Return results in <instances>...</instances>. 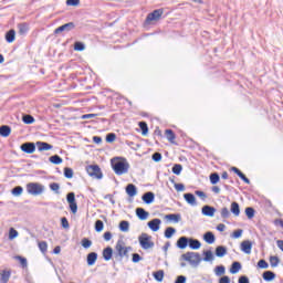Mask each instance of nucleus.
I'll use <instances>...</instances> for the list:
<instances>
[{
	"label": "nucleus",
	"instance_id": "0eeeda50",
	"mask_svg": "<svg viewBox=\"0 0 283 283\" xmlns=\"http://www.w3.org/2000/svg\"><path fill=\"white\" fill-rule=\"evenodd\" d=\"M86 174H88L91 178H96V180H103V170H101V166L96 164L86 166Z\"/></svg>",
	"mask_w": 283,
	"mask_h": 283
},
{
	"label": "nucleus",
	"instance_id": "2eb2a0df",
	"mask_svg": "<svg viewBox=\"0 0 283 283\" xmlns=\"http://www.w3.org/2000/svg\"><path fill=\"white\" fill-rule=\"evenodd\" d=\"M142 200L145 205H153V202L156 200V195L151 191L145 192L142 196Z\"/></svg>",
	"mask_w": 283,
	"mask_h": 283
},
{
	"label": "nucleus",
	"instance_id": "8fccbe9b",
	"mask_svg": "<svg viewBox=\"0 0 283 283\" xmlns=\"http://www.w3.org/2000/svg\"><path fill=\"white\" fill-rule=\"evenodd\" d=\"M103 229H105V223H103L102 220H96L95 221V231H96V233H101V231H103Z\"/></svg>",
	"mask_w": 283,
	"mask_h": 283
},
{
	"label": "nucleus",
	"instance_id": "13d9d810",
	"mask_svg": "<svg viewBox=\"0 0 283 283\" xmlns=\"http://www.w3.org/2000/svg\"><path fill=\"white\" fill-rule=\"evenodd\" d=\"M151 160H154V163H160V160H163V154L159 151L154 153L151 155Z\"/></svg>",
	"mask_w": 283,
	"mask_h": 283
},
{
	"label": "nucleus",
	"instance_id": "6e6d98bb",
	"mask_svg": "<svg viewBox=\"0 0 283 283\" xmlns=\"http://www.w3.org/2000/svg\"><path fill=\"white\" fill-rule=\"evenodd\" d=\"M38 247H39L41 253H48V242H45V241H40V242L38 243Z\"/></svg>",
	"mask_w": 283,
	"mask_h": 283
},
{
	"label": "nucleus",
	"instance_id": "774afa93",
	"mask_svg": "<svg viewBox=\"0 0 283 283\" xmlns=\"http://www.w3.org/2000/svg\"><path fill=\"white\" fill-rule=\"evenodd\" d=\"M239 283H251V281L249 280V276H247V275H241L240 277H239V281H238Z\"/></svg>",
	"mask_w": 283,
	"mask_h": 283
},
{
	"label": "nucleus",
	"instance_id": "bb28decb",
	"mask_svg": "<svg viewBox=\"0 0 283 283\" xmlns=\"http://www.w3.org/2000/svg\"><path fill=\"white\" fill-rule=\"evenodd\" d=\"M188 247H189V249H191L192 251H198V249H200V247H202V243H201L200 240H198V239L189 238Z\"/></svg>",
	"mask_w": 283,
	"mask_h": 283
},
{
	"label": "nucleus",
	"instance_id": "79ce46f5",
	"mask_svg": "<svg viewBox=\"0 0 283 283\" xmlns=\"http://www.w3.org/2000/svg\"><path fill=\"white\" fill-rule=\"evenodd\" d=\"M34 116L29 115V114H24L22 116V123H24V125H32L34 123Z\"/></svg>",
	"mask_w": 283,
	"mask_h": 283
},
{
	"label": "nucleus",
	"instance_id": "393cba45",
	"mask_svg": "<svg viewBox=\"0 0 283 283\" xmlns=\"http://www.w3.org/2000/svg\"><path fill=\"white\" fill-rule=\"evenodd\" d=\"M135 213L138 220H147V218H149V213L147 210H145V208H136Z\"/></svg>",
	"mask_w": 283,
	"mask_h": 283
},
{
	"label": "nucleus",
	"instance_id": "4468645a",
	"mask_svg": "<svg viewBox=\"0 0 283 283\" xmlns=\"http://www.w3.org/2000/svg\"><path fill=\"white\" fill-rule=\"evenodd\" d=\"M230 171H233V174L238 175L245 182V185H251V179L238 167H231Z\"/></svg>",
	"mask_w": 283,
	"mask_h": 283
},
{
	"label": "nucleus",
	"instance_id": "09e8293b",
	"mask_svg": "<svg viewBox=\"0 0 283 283\" xmlns=\"http://www.w3.org/2000/svg\"><path fill=\"white\" fill-rule=\"evenodd\" d=\"M15 260L19 261V263L21 264L22 269H28V259H25V256L17 255Z\"/></svg>",
	"mask_w": 283,
	"mask_h": 283
},
{
	"label": "nucleus",
	"instance_id": "a878e982",
	"mask_svg": "<svg viewBox=\"0 0 283 283\" xmlns=\"http://www.w3.org/2000/svg\"><path fill=\"white\" fill-rule=\"evenodd\" d=\"M4 39H6L7 43H14V41L17 39V31H14V29L7 31Z\"/></svg>",
	"mask_w": 283,
	"mask_h": 283
},
{
	"label": "nucleus",
	"instance_id": "20e7f679",
	"mask_svg": "<svg viewBox=\"0 0 283 283\" xmlns=\"http://www.w3.org/2000/svg\"><path fill=\"white\" fill-rule=\"evenodd\" d=\"M43 191H45V186L39 182L27 184V193H29V196H41Z\"/></svg>",
	"mask_w": 283,
	"mask_h": 283
},
{
	"label": "nucleus",
	"instance_id": "338daca9",
	"mask_svg": "<svg viewBox=\"0 0 283 283\" xmlns=\"http://www.w3.org/2000/svg\"><path fill=\"white\" fill-rule=\"evenodd\" d=\"M175 283H187V276L178 275L175 280Z\"/></svg>",
	"mask_w": 283,
	"mask_h": 283
},
{
	"label": "nucleus",
	"instance_id": "f8f14e48",
	"mask_svg": "<svg viewBox=\"0 0 283 283\" xmlns=\"http://www.w3.org/2000/svg\"><path fill=\"white\" fill-rule=\"evenodd\" d=\"M218 210L213 206L206 205L201 208L202 216H206L207 218H213L216 216V212Z\"/></svg>",
	"mask_w": 283,
	"mask_h": 283
},
{
	"label": "nucleus",
	"instance_id": "ddd939ff",
	"mask_svg": "<svg viewBox=\"0 0 283 283\" xmlns=\"http://www.w3.org/2000/svg\"><path fill=\"white\" fill-rule=\"evenodd\" d=\"M160 224H163V220L155 218L148 221L147 227L156 233V231H160Z\"/></svg>",
	"mask_w": 283,
	"mask_h": 283
},
{
	"label": "nucleus",
	"instance_id": "423d86ee",
	"mask_svg": "<svg viewBox=\"0 0 283 283\" xmlns=\"http://www.w3.org/2000/svg\"><path fill=\"white\" fill-rule=\"evenodd\" d=\"M138 242L139 245L144 249V251H147L149 249H154V241H151V235L143 232L139 237H138Z\"/></svg>",
	"mask_w": 283,
	"mask_h": 283
},
{
	"label": "nucleus",
	"instance_id": "2f4dec72",
	"mask_svg": "<svg viewBox=\"0 0 283 283\" xmlns=\"http://www.w3.org/2000/svg\"><path fill=\"white\" fill-rule=\"evenodd\" d=\"M19 34L24 36L27 32H30V24L28 22L19 23L18 24Z\"/></svg>",
	"mask_w": 283,
	"mask_h": 283
},
{
	"label": "nucleus",
	"instance_id": "72a5a7b5",
	"mask_svg": "<svg viewBox=\"0 0 283 283\" xmlns=\"http://www.w3.org/2000/svg\"><path fill=\"white\" fill-rule=\"evenodd\" d=\"M164 235L167 240H171V238H174V235H176V228H174V227L166 228Z\"/></svg>",
	"mask_w": 283,
	"mask_h": 283
},
{
	"label": "nucleus",
	"instance_id": "f3484780",
	"mask_svg": "<svg viewBox=\"0 0 283 283\" xmlns=\"http://www.w3.org/2000/svg\"><path fill=\"white\" fill-rule=\"evenodd\" d=\"M184 199L186 200L187 205H190V207H196L198 205L195 193L186 192L184 193Z\"/></svg>",
	"mask_w": 283,
	"mask_h": 283
},
{
	"label": "nucleus",
	"instance_id": "473e14b6",
	"mask_svg": "<svg viewBox=\"0 0 283 283\" xmlns=\"http://www.w3.org/2000/svg\"><path fill=\"white\" fill-rule=\"evenodd\" d=\"M10 275H12V271L10 270H2L0 283H8L10 282Z\"/></svg>",
	"mask_w": 283,
	"mask_h": 283
},
{
	"label": "nucleus",
	"instance_id": "7ed1b4c3",
	"mask_svg": "<svg viewBox=\"0 0 283 283\" xmlns=\"http://www.w3.org/2000/svg\"><path fill=\"white\" fill-rule=\"evenodd\" d=\"M163 14H165V9H155L150 13L147 14L144 21V28H149V25H156L160 19H163Z\"/></svg>",
	"mask_w": 283,
	"mask_h": 283
},
{
	"label": "nucleus",
	"instance_id": "f704fd0d",
	"mask_svg": "<svg viewBox=\"0 0 283 283\" xmlns=\"http://www.w3.org/2000/svg\"><path fill=\"white\" fill-rule=\"evenodd\" d=\"M230 213H233L235 217L240 216V203L233 201L230 206Z\"/></svg>",
	"mask_w": 283,
	"mask_h": 283
},
{
	"label": "nucleus",
	"instance_id": "bf43d9fd",
	"mask_svg": "<svg viewBox=\"0 0 283 283\" xmlns=\"http://www.w3.org/2000/svg\"><path fill=\"white\" fill-rule=\"evenodd\" d=\"M242 233H244V230L238 229L232 232L231 238H233L234 240H238L239 238H242Z\"/></svg>",
	"mask_w": 283,
	"mask_h": 283
},
{
	"label": "nucleus",
	"instance_id": "f257e3e1",
	"mask_svg": "<svg viewBox=\"0 0 283 283\" xmlns=\"http://www.w3.org/2000/svg\"><path fill=\"white\" fill-rule=\"evenodd\" d=\"M202 255L203 258L200 256V253L198 252H186L181 254L180 260H184V262H189L193 269H198V266H200V262H213V260H216V255L211 250L203 251Z\"/></svg>",
	"mask_w": 283,
	"mask_h": 283
},
{
	"label": "nucleus",
	"instance_id": "4d7b16f0",
	"mask_svg": "<svg viewBox=\"0 0 283 283\" xmlns=\"http://www.w3.org/2000/svg\"><path fill=\"white\" fill-rule=\"evenodd\" d=\"M256 266H258V269H269V262H266V260H264V259H261L256 263Z\"/></svg>",
	"mask_w": 283,
	"mask_h": 283
},
{
	"label": "nucleus",
	"instance_id": "e2e57ef3",
	"mask_svg": "<svg viewBox=\"0 0 283 283\" xmlns=\"http://www.w3.org/2000/svg\"><path fill=\"white\" fill-rule=\"evenodd\" d=\"M270 264L272 268L277 266V264H280V258L277 256H270Z\"/></svg>",
	"mask_w": 283,
	"mask_h": 283
},
{
	"label": "nucleus",
	"instance_id": "c03bdc74",
	"mask_svg": "<svg viewBox=\"0 0 283 283\" xmlns=\"http://www.w3.org/2000/svg\"><path fill=\"white\" fill-rule=\"evenodd\" d=\"M73 50L75 52H84L85 50V44L82 41H75L74 45H73Z\"/></svg>",
	"mask_w": 283,
	"mask_h": 283
},
{
	"label": "nucleus",
	"instance_id": "6ab92c4d",
	"mask_svg": "<svg viewBox=\"0 0 283 283\" xmlns=\"http://www.w3.org/2000/svg\"><path fill=\"white\" fill-rule=\"evenodd\" d=\"M177 249L185 250L189 247V238L188 237H180L176 242Z\"/></svg>",
	"mask_w": 283,
	"mask_h": 283
},
{
	"label": "nucleus",
	"instance_id": "a19ab883",
	"mask_svg": "<svg viewBox=\"0 0 283 283\" xmlns=\"http://www.w3.org/2000/svg\"><path fill=\"white\" fill-rule=\"evenodd\" d=\"M119 231H122L123 233H127V231H129V221L127 220H122L119 222Z\"/></svg>",
	"mask_w": 283,
	"mask_h": 283
},
{
	"label": "nucleus",
	"instance_id": "1a4fd4ad",
	"mask_svg": "<svg viewBox=\"0 0 283 283\" xmlns=\"http://www.w3.org/2000/svg\"><path fill=\"white\" fill-rule=\"evenodd\" d=\"M20 149L23 154H34L36 151V143L25 142L21 144Z\"/></svg>",
	"mask_w": 283,
	"mask_h": 283
},
{
	"label": "nucleus",
	"instance_id": "37998d69",
	"mask_svg": "<svg viewBox=\"0 0 283 283\" xmlns=\"http://www.w3.org/2000/svg\"><path fill=\"white\" fill-rule=\"evenodd\" d=\"M245 216L248 220H253V218H255V208L253 207L245 208Z\"/></svg>",
	"mask_w": 283,
	"mask_h": 283
},
{
	"label": "nucleus",
	"instance_id": "ea45409f",
	"mask_svg": "<svg viewBox=\"0 0 283 283\" xmlns=\"http://www.w3.org/2000/svg\"><path fill=\"white\" fill-rule=\"evenodd\" d=\"M23 195V188L21 186H15L11 189V196L14 198H19V196Z\"/></svg>",
	"mask_w": 283,
	"mask_h": 283
},
{
	"label": "nucleus",
	"instance_id": "c85d7f7f",
	"mask_svg": "<svg viewBox=\"0 0 283 283\" xmlns=\"http://www.w3.org/2000/svg\"><path fill=\"white\" fill-rule=\"evenodd\" d=\"M203 241L207 243V244H213L216 242V234H213V232L211 231H207L205 234H203Z\"/></svg>",
	"mask_w": 283,
	"mask_h": 283
},
{
	"label": "nucleus",
	"instance_id": "a18cd8bd",
	"mask_svg": "<svg viewBox=\"0 0 283 283\" xmlns=\"http://www.w3.org/2000/svg\"><path fill=\"white\" fill-rule=\"evenodd\" d=\"M209 178H210V184L212 185H218V182H220V174L218 172L210 174Z\"/></svg>",
	"mask_w": 283,
	"mask_h": 283
},
{
	"label": "nucleus",
	"instance_id": "4be33fe9",
	"mask_svg": "<svg viewBox=\"0 0 283 283\" xmlns=\"http://www.w3.org/2000/svg\"><path fill=\"white\" fill-rule=\"evenodd\" d=\"M165 220H168V222H175V224H178V222L182 220V216L180 213H169L165 216Z\"/></svg>",
	"mask_w": 283,
	"mask_h": 283
},
{
	"label": "nucleus",
	"instance_id": "dca6fc26",
	"mask_svg": "<svg viewBox=\"0 0 283 283\" xmlns=\"http://www.w3.org/2000/svg\"><path fill=\"white\" fill-rule=\"evenodd\" d=\"M35 147H38V151H50V149H54V146L48 142H36Z\"/></svg>",
	"mask_w": 283,
	"mask_h": 283
},
{
	"label": "nucleus",
	"instance_id": "3c124183",
	"mask_svg": "<svg viewBox=\"0 0 283 283\" xmlns=\"http://www.w3.org/2000/svg\"><path fill=\"white\" fill-rule=\"evenodd\" d=\"M221 218H222L223 220H227V219L231 218V211H229V208L223 207V208L221 209Z\"/></svg>",
	"mask_w": 283,
	"mask_h": 283
},
{
	"label": "nucleus",
	"instance_id": "412c9836",
	"mask_svg": "<svg viewBox=\"0 0 283 283\" xmlns=\"http://www.w3.org/2000/svg\"><path fill=\"white\" fill-rule=\"evenodd\" d=\"M96 260H98V253L96 252H90L86 255V263L87 266H94V264H96Z\"/></svg>",
	"mask_w": 283,
	"mask_h": 283
},
{
	"label": "nucleus",
	"instance_id": "9b49d317",
	"mask_svg": "<svg viewBox=\"0 0 283 283\" xmlns=\"http://www.w3.org/2000/svg\"><path fill=\"white\" fill-rule=\"evenodd\" d=\"M252 249L253 242H251L250 240H244L240 244V250L242 251V253H245V255H251Z\"/></svg>",
	"mask_w": 283,
	"mask_h": 283
},
{
	"label": "nucleus",
	"instance_id": "b1692460",
	"mask_svg": "<svg viewBox=\"0 0 283 283\" xmlns=\"http://www.w3.org/2000/svg\"><path fill=\"white\" fill-rule=\"evenodd\" d=\"M240 271H242V263H240V261L232 262L230 270H229L231 275H235V274L240 273Z\"/></svg>",
	"mask_w": 283,
	"mask_h": 283
},
{
	"label": "nucleus",
	"instance_id": "58836bf2",
	"mask_svg": "<svg viewBox=\"0 0 283 283\" xmlns=\"http://www.w3.org/2000/svg\"><path fill=\"white\" fill-rule=\"evenodd\" d=\"M227 273V268L224 265H217L214 268V274L217 277H221V275H224Z\"/></svg>",
	"mask_w": 283,
	"mask_h": 283
},
{
	"label": "nucleus",
	"instance_id": "864d4df0",
	"mask_svg": "<svg viewBox=\"0 0 283 283\" xmlns=\"http://www.w3.org/2000/svg\"><path fill=\"white\" fill-rule=\"evenodd\" d=\"M51 191H54V193H61L60 189H61V185L59 182H52L49 185Z\"/></svg>",
	"mask_w": 283,
	"mask_h": 283
},
{
	"label": "nucleus",
	"instance_id": "6e6552de",
	"mask_svg": "<svg viewBox=\"0 0 283 283\" xmlns=\"http://www.w3.org/2000/svg\"><path fill=\"white\" fill-rule=\"evenodd\" d=\"M66 202L69 203L71 213H73V216H76V213H78V203H76V193L69 192L66 195Z\"/></svg>",
	"mask_w": 283,
	"mask_h": 283
},
{
	"label": "nucleus",
	"instance_id": "e433bc0d",
	"mask_svg": "<svg viewBox=\"0 0 283 283\" xmlns=\"http://www.w3.org/2000/svg\"><path fill=\"white\" fill-rule=\"evenodd\" d=\"M153 276L156 280V282H163V280H165V271L158 270L153 273Z\"/></svg>",
	"mask_w": 283,
	"mask_h": 283
},
{
	"label": "nucleus",
	"instance_id": "5701e85b",
	"mask_svg": "<svg viewBox=\"0 0 283 283\" xmlns=\"http://www.w3.org/2000/svg\"><path fill=\"white\" fill-rule=\"evenodd\" d=\"M165 135L167 140L171 143V145H178V143H176V133L174 132V129L167 128L165 130Z\"/></svg>",
	"mask_w": 283,
	"mask_h": 283
},
{
	"label": "nucleus",
	"instance_id": "aec40b11",
	"mask_svg": "<svg viewBox=\"0 0 283 283\" xmlns=\"http://www.w3.org/2000/svg\"><path fill=\"white\" fill-rule=\"evenodd\" d=\"M126 193L129 198H134L135 196H138V188L134 184H128L126 186Z\"/></svg>",
	"mask_w": 283,
	"mask_h": 283
},
{
	"label": "nucleus",
	"instance_id": "f03ea898",
	"mask_svg": "<svg viewBox=\"0 0 283 283\" xmlns=\"http://www.w3.org/2000/svg\"><path fill=\"white\" fill-rule=\"evenodd\" d=\"M118 160H120V157L111 159V167L116 176H123L129 171V163H127V159H124L123 161Z\"/></svg>",
	"mask_w": 283,
	"mask_h": 283
},
{
	"label": "nucleus",
	"instance_id": "cd10ccee",
	"mask_svg": "<svg viewBox=\"0 0 283 283\" xmlns=\"http://www.w3.org/2000/svg\"><path fill=\"white\" fill-rule=\"evenodd\" d=\"M227 253H228V249L224 245H218L214 250L216 258H224Z\"/></svg>",
	"mask_w": 283,
	"mask_h": 283
},
{
	"label": "nucleus",
	"instance_id": "4c0bfd02",
	"mask_svg": "<svg viewBox=\"0 0 283 283\" xmlns=\"http://www.w3.org/2000/svg\"><path fill=\"white\" fill-rule=\"evenodd\" d=\"M49 163H51L52 165H62L63 158H61V156L59 155H53L49 157Z\"/></svg>",
	"mask_w": 283,
	"mask_h": 283
},
{
	"label": "nucleus",
	"instance_id": "7c9ffc66",
	"mask_svg": "<svg viewBox=\"0 0 283 283\" xmlns=\"http://www.w3.org/2000/svg\"><path fill=\"white\" fill-rule=\"evenodd\" d=\"M262 277H263L264 282H273V280H275V277H277V275L273 271H265V272H263Z\"/></svg>",
	"mask_w": 283,
	"mask_h": 283
},
{
	"label": "nucleus",
	"instance_id": "69168bd1",
	"mask_svg": "<svg viewBox=\"0 0 283 283\" xmlns=\"http://www.w3.org/2000/svg\"><path fill=\"white\" fill-rule=\"evenodd\" d=\"M195 196H198V198H200V200H207V193L202 190H196L195 191Z\"/></svg>",
	"mask_w": 283,
	"mask_h": 283
},
{
	"label": "nucleus",
	"instance_id": "680f3d73",
	"mask_svg": "<svg viewBox=\"0 0 283 283\" xmlns=\"http://www.w3.org/2000/svg\"><path fill=\"white\" fill-rule=\"evenodd\" d=\"M143 260V256H140V254L138 253H133L132 254V262L134 264H138V262H140Z\"/></svg>",
	"mask_w": 283,
	"mask_h": 283
},
{
	"label": "nucleus",
	"instance_id": "c9c22d12",
	"mask_svg": "<svg viewBox=\"0 0 283 283\" xmlns=\"http://www.w3.org/2000/svg\"><path fill=\"white\" fill-rule=\"evenodd\" d=\"M138 127L142 130V136H147V134H149V126L147 125V122H139Z\"/></svg>",
	"mask_w": 283,
	"mask_h": 283
},
{
	"label": "nucleus",
	"instance_id": "49530a36",
	"mask_svg": "<svg viewBox=\"0 0 283 283\" xmlns=\"http://www.w3.org/2000/svg\"><path fill=\"white\" fill-rule=\"evenodd\" d=\"M64 178H67L69 180H71V178H74V169H72L71 167H65Z\"/></svg>",
	"mask_w": 283,
	"mask_h": 283
},
{
	"label": "nucleus",
	"instance_id": "c756f323",
	"mask_svg": "<svg viewBox=\"0 0 283 283\" xmlns=\"http://www.w3.org/2000/svg\"><path fill=\"white\" fill-rule=\"evenodd\" d=\"M10 134H12V127H10L8 125L0 126V136L2 138H8V136H10Z\"/></svg>",
	"mask_w": 283,
	"mask_h": 283
},
{
	"label": "nucleus",
	"instance_id": "052dcab7",
	"mask_svg": "<svg viewBox=\"0 0 283 283\" xmlns=\"http://www.w3.org/2000/svg\"><path fill=\"white\" fill-rule=\"evenodd\" d=\"M105 140H106V143H109V144L114 143V142L116 140V135H115V133H108V134L106 135Z\"/></svg>",
	"mask_w": 283,
	"mask_h": 283
},
{
	"label": "nucleus",
	"instance_id": "9d476101",
	"mask_svg": "<svg viewBox=\"0 0 283 283\" xmlns=\"http://www.w3.org/2000/svg\"><path fill=\"white\" fill-rule=\"evenodd\" d=\"M75 28H76V24L74 22H69L57 27L54 30V34H61V32H72V30H74Z\"/></svg>",
	"mask_w": 283,
	"mask_h": 283
},
{
	"label": "nucleus",
	"instance_id": "39448f33",
	"mask_svg": "<svg viewBox=\"0 0 283 283\" xmlns=\"http://www.w3.org/2000/svg\"><path fill=\"white\" fill-rule=\"evenodd\" d=\"M124 242L123 240H118L116 245H115V260H117V262H123L124 258H129V254L127 252V250H125V245H123Z\"/></svg>",
	"mask_w": 283,
	"mask_h": 283
},
{
	"label": "nucleus",
	"instance_id": "a211bd4d",
	"mask_svg": "<svg viewBox=\"0 0 283 283\" xmlns=\"http://www.w3.org/2000/svg\"><path fill=\"white\" fill-rule=\"evenodd\" d=\"M102 255H103V259L105 260V262H109V260H112V258H114V249L109 245L104 248L102 251Z\"/></svg>",
	"mask_w": 283,
	"mask_h": 283
},
{
	"label": "nucleus",
	"instance_id": "0e129e2a",
	"mask_svg": "<svg viewBox=\"0 0 283 283\" xmlns=\"http://www.w3.org/2000/svg\"><path fill=\"white\" fill-rule=\"evenodd\" d=\"M126 145H127L128 147H130V149H134V151H136V150L139 149V147H140V144H136V143L129 142V140H126Z\"/></svg>",
	"mask_w": 283,
	"mask_h": 283
},
{
	"label": "nucleus",
	"instance_id": "de8ad7c7",
	"mask_svg": "<svg viewBox=\"0 0 283 283\" xmlns=\"http://www.w3.org/2000/svg\"><path fill=\"white\" fill-rule=\"evenodd\" d=\"M171 171L175 176H180V174H182V166L180 164H175Z\"/></svg>",
	"mask_w": 283,
	"mask_h": 283
},
{
	"label": "nucleus",
	"instance_id": "603ef678",
	"mask_svg": "<svg viewBox=\"0 0 283 283\" xmlns=\"http://www.w3.org/2000/svg\"><path fill=\"white\" fill-rule=\"evenodd\" d=\"M15 238H19V231L14 228L9 229V240H15Z\"/></svg>",
	"mask_w": 283,
	"mask_h": 283
},
{
	"label": "nucleus",
	"instance_id": "5fc2aeb1",
	"mask_svg": "<svg viewBox=\"0 0 283 283\" xmlns=\"http://www.w3.org/2000/svg\"><path fill=\"white\" fill-rule=\"evenodd\" d=\"M81 245L83 247V249H90V247H92V240H90L88 238H83L81 241Z\"/></svg>",
	"mask_w": 283,
	"mask_h": 283
}]
</instances>
